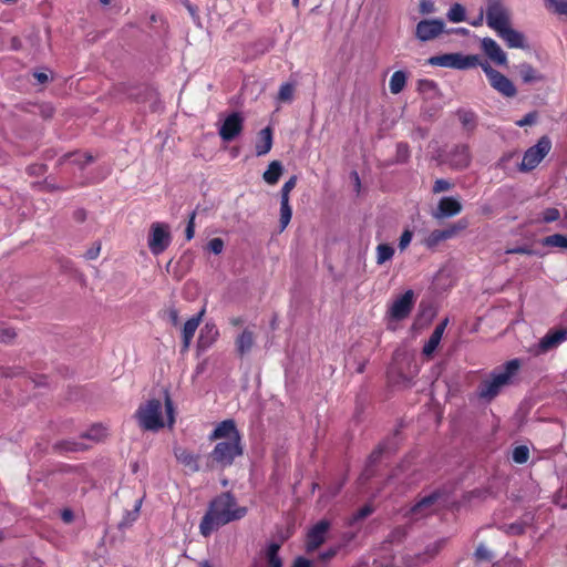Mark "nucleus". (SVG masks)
Wrapping results in <instances>:
<instances>
[{
  "mask_svg": "<svg viewBox=\"0 0 567 567\" xmlns=\"http://www.w3.org/2000/svg\"><path fill=\"white\" fill-rule=\"evenodd\" d=\"M246 514L247 508L239 506L231 494L221 493L210 502L199 525L200 534L207 537L214 530L245 517Z\"/></svg>",
  "mask_w": 567,
  "mask_h": 567,
  "instance_id": "obj_1",
  "label": "nucleus"
},
{
  "mask_svg": "<svg viewBox=\"0 0 567 567\" xmlns=\"http://www.w3.org/2000/svg\"><path fill=\"white\" fill-rule=\"evenodd\" d=\"M165 414L166 420L163 415V403L158 399H151L145 403L141 404L135 412V417L137 420L141 429L145 431L157 432L163 429L166 424L168 427H172L175 423L174 417V406L173 402L168 395L165 394Z\"/></svg>",
  "mask_w": 567,
  "mask_h": 567,
  "instance_id": "obj_2",
  "label": "nucleus"
},
{
  "mask_svg": "<svg viewBox=\"0 0 567 567\" xmlns=\"http://www.w3.org/2000/svg\"><path fill=\"white\" fill-rule=\"evenodd\" d=\"M522 362L519 359H512L502 367L495 369L488 379L481 382L478 386V396L485 400H493L502 389L512 383L517 374Z\"/></svg>",
  "mask_w": 567,
  "mask_h": 567,
  "instance_id": "obj_3",
  "label": "nucleus"
},
{
  "mask_svg": "<svg viewBox=\"0 0 567 567\" xmlns=\"http://www.w3.org/2000/svg\"><path fill=\"white\" fill-rule=\"evenodd\" d=\"M485 19L487 25L497 33L511 24V10L504 0H487Z\"/></svg>",
  "mask_w": 567,
  "mask_h": 567,
  "instance_id": "obj_4",
  "label": "nucleus"
},
{
  "mask_svg": "<svg viewBox=\"0 0 567 567\" xmlns=\"http://www.w3.org/2000/svg\"><path fill=\"white\" fill-rule=\"evenodd\" d=\"M551 150V141L548 136H542L537 143L527 148L523 155L519 169L530 172L536 168Z\"/></svg>",
  "mask_w": 567,
  "mask_h": 567,
  "instance_id": "obj_5",
  "label": "nucleus"
},
{
  "mask_svg": "<svg viewBox=\"0 0 567 567\" xmlns=\"http://www.w3.org/2000/svg\"><path fill=\"white\" fill-rule=\"evenodd\" d=\"M427 62L430 65L434 66L466 70L478 65V56L464 55L462 53H445L431 56Z\"/></svg>",
  "mask_w": 567,
  "mask_h": 567,
  "instance_id": "obj_6",
  "label": "nucleus"
},
{
  "mask_svg": "<svg viewBox=\"0 0 567 567\" xmlns=\"http://www.w3.org/2000/svg\"><path fill=\"white\" fill-rule=\"evenodd\" d=\"M243 454L241 441L218 442L210 452L212 460L220 467L230 466Z\"/></svg>",
  "mask_w": 567,
  "mask_h": 567,
  "instance_id": "obj_7",
  "label": "nucleus"
},
{
  "mask_svg": "<svg viewBox=\"0 0 567 567\" xmlns=\"http://www.w3.org/2000/svg\"><path fill=\"white\" fill-rule=\"evenodd\" d=\"M172 240L169 226L165 223H153L150 228L148 248L155 256L167 249Z\"/></svg>",
  "mask_w": 567,
  "mask_h": 567,
  "instance_id": "obj_8",
  "label": "nucleus"
},
{
  "mask_svg": "<svg viewBox=\"0 0 567 567\" xmlns=\"http://www.w3.org/2000/svg\"><path fill=\"white\" fill-rule=\"evenodd\" d=\"M414 305V293L412 290H406L403 295L399 296L389 306L386 316L390 320L401 321L409 317Z\"/></svg>",
  "mask_w": 567,
  "mask_h": 567,
  "instance_id": "obj_9",
  "label": "nucleus"
},
{
  "mask_svg": "<svg viewBox=\"0 0 567 567\" xmlns=\"http://www.w3.org/2000/svg\"><path fill=\"white\" fill-rule=\"evenodd\" d=\"M445 23L440 19H424L415 27V38L421 42H427L444 32Z\"/></svg>",
  "mask_w": 567,
  "mask_h": 567,
  "instance_id": "obj_10",
  "label": "nucleus"
},
{
  "mask_svg": "<svg viewBox=\"0 0 567 567\" xmlns=\"http://www.w3.org/2000/svg\"><path fill=\"white\" fill-rule=\"evenodd\" d=\"M567 341V329L549 330L535 346V354L547 353Z\"/></svg>",
  "mask_w": 567,
  "mask_h": 567,
  "instance_id": "obj_11",
  "label": "nucleus"
},
{
  "mask_svg": "<svg viewBox=\"0 0 567 567\" xmlns=\"http://www.w3.org/2000/svg\"><path fill=\"white\" fill-rule=\"evenodd\" d=\"M244 117L238 112H233L223 122L219 127V136L225 142L235 140L243 131Z\"/></svg>",
  "mask_w": 567,
  "mask_h": 567,
  "instance_id": "obj_12",
  "label": "nucleus"
},
{
  "mask_svg": "<svg viewBox=\"0 0 567 567\" xmlns=\"http://www.w3.org/2000/svg\"><path fill=\"white\" fill-rule=\"evenodd\" d=\"M210 441L221 440L225 441H241L240 434L233 420H225L217 424L215 430L209 434Z\"/></svg>",
  "mask_w": 567,
  "mask_h": 567,
  "instance_id": "obj_13",
  "label": "nucleus"
},
{
  "mask_svg": "<svg viewBox=\"0 0 567 567\" xmlns=\"http://www.w3.org/2000/svg\"><path fill=\"white\" fill-rule=\"evenodd\" d=\"M328 529L329 523L327 520H320L308 532L306 540L308 551H313L323 544Z\"/></svg>",
  "mask_w": 567,
  "mask_h": 567,
  "instance_id": "obj_14",
  "label": "nucleus"
},
{
  "mask_svg": "<svg viewBox=\"0 0 567 567\" xmlns=\"http://www.w3.org/2000/svg\"><path fill=\"white\" fill-rule=\"evenodd\" d=\"M471 159L472 157L467 145H456L447 155V162L455 169L466 168Z\"/></svg>",
  "mask_w": 567,
  "mask_h": 567,
  "instance_id": "obj_15",
  "label": "nucleus"
},
{
  "mask_svg": "<svg viewBox=\"0 0 567 567\" xmlns=\"http://www.w3.org/2000/svg\"><path fill=\"white\" fill-rule=\"evenodd\" d=\"M462 210L461 203L454 197H442L433 216L437 219L453 217Z\"/></svg>",
  "mask_w": 567,
  "mask_h": 567,
  "instance_id": "obj_16",
  "label": "nucleus"
},
{
  "mask_svg": "<svg viewBox=\"0 0 567 567\" xmlns=\"http://www.w3.org/2000/svg\"><path fill=\"white\" fill-rule=\"evenodd\" d=\"M484 53L496 64L506 65L507 56L499 44L492 38H484L481 42Z\"/></svg>",
  "mask_w": 567,
  "mask_h": 567,
  "instance_id": "obj_17",
  "label": "nucleus"
},
{
  "mask_svg": "<svg viewBox=\"0 0 567 567\" xmlns=\"http://www.w3.org/2000/svg\"><path fill=\"white\" fill-rule=\"evenodd\" d=\"M489 84L505 97H514L517 93L514 83L501 72L493 73Z\"/></svg>",
  "mask_w": 567,
  "mask_h": 567,
  "instance_id": "obj_18",
  "label": "nucleus"
},
{
  "mask_svg": "<svg viewBox=\"0 0 567 567\" xmlns=\"http://www.w3.org/2000/svg\"><path fill=\"white\" fill-rule=\"evenodd\" d=\"M219 331L214 322H206L199 331L197 347L199 350L205 351L218 339Z\"/></svg>",
  "mask_w": 567,
  "mask_h": 567,
  "instance_id": "obj_19",
  "label": "nucleus"
},
{
  "mask_svg": "<svg viewBox=\"0 0 567 567\" xmlns=\"http://www.w3.org/2000/svg\"><path fill=\"white\" fill-rule=\"evenodd\" d=\"M205 313V309H202L196 316L188 319L183 327L182 330V338H183V351H187L190 342L193 340V337L200 324V321L203 319V316Z\"/></svg>",
  "mask_w": 567,
  "mask_h": 567,
  "instance_id": "obj_20",
  "label": "nucleus"
},
{
  "mask_svg": "<svg viewBox=\"0 0 567 567\" xmlns=\"http://www.w3.org/2000/svg\"><path fill=\"white\" fill-rule=\"evenodd\" d=\"M465 227L466 224L460 221L457 225L451 226L450 228L433 230L426 238V245L429 247H434L439 243L452 238L458 230H462Z\"/></svg>",
  "mask_w": 567,
  "mask_h": 567,
  "instance_id": "obj_21",
  "label": "nucleus"
},
{
  "mask_svg": "<svg viewBox=\"0 0 567 567\" xmlns=\"http://www.w3.org/2000/svg\"><path fill=\"white\" fill-rule=\"evenodd\" d=\"M497 35L503 39L508 48L525 49L526 42L525 37L522 32L513 29L511 24L499 32Z\"/></svg>",
  "mask_w": 567,
  "mask_h": 567,
  "instance_id": "obj_22",
  "label": "nucleus"
},
{
  "mask_svg": "<svg viewBox=\"0 0 567 567\" xmlns=\"http://www.w3.org/2000/svg\"><path fill=\"white\" fill-rule=\"evenodd\" d=\"M174 455L176 460L192 472L199 471L198 455L183 447H175Z\"/></svg>",
  "mask_w": 567,
  "mask_h": 567,
  "instance_id": "obj_23",
  "label": "nucleus"
},
{
  "mask_svg": "<svg viewBox=\"0 0 567 567\" xmlns=\"http://www.w3.org/2000/svg\"><path fill=\"white\" fill-rule=\"evenodd\" d=\"M446 324H447V319H445L443 322H441L440 324H437L435 327V329L433 330L429 340L426 341V343L423 347L424 355L430 357L435 351V349L439 347Z\"/></svg>",
  "mask_w": 567,
  "mask_h": 567,
  "instance_id": "obj_24",
  "label": "nucleus"
},
{
  "mask_svg": "<svg viewBox=\"0 0 567 567\" xmlns=\"http://www.w3.org/2000/svg\"><path fill=\"white\" fill-rule=\"evenodd\" d=\"M272 146V133L269 127L260 131L258 141L256 142V155L264 156L270 152Z\"/></svg>",
  "mask_w": 567,
  "mask_h": 567,
  "instance_id": "obj_25",
  "label": "nucleus"
},
{
  "mask_svg": "<svg viewBox=\"0 0 567 567\" xmlns=\"http://www.w3.org/2000/svg\"><path fill=\"white\" fill-rule=\"evenodd\" d=\"M439 498L437 493H432L420 499L416 504H414L410 509L411 517H419L426 514V509L430 508Z\"/></svg>",
  "mask_w": 567,
  "mask_h": 567,
  "instance_id": "obj_26",
  "label": "nucleus"
},
{
  "mask_svg": "<svg viewBox=\"0 0 567 567\" xmlns=\"http://www.w3.org/2000/svg\"><path fill=\"white\" fill-rule=\"evenodd\" d=\"M254 343V333L246 329L236 339V350L243 357L251 351Z\"/></svg>",
  "mask_w": 567,
  "mask_h": 567,
  "instance_id": "obj_27",
  "label": "nucleus"
},
{
  "mask_svg": "<svg viewBox=\"0 0 567 567\" xmlns=\"http://www.w3.org/2000/svg\"><path fill=\"white\" fill-rule=\"evenodd\" d=\"M279 549V543H270L265 548L264 556L269 567H282V561L278 554Z\"/></svg>",
  "mask_w": 567,
  "mask_h": 567,
  "instance_id": "obj_28",
  "label": "nucleus"
},
{
  "mask_svg": "<svg viewBox=\"0 0 567 567\" xmlns=\"http://www.w3.org/2000/svg\"><path fill=\"white\" fill-rule=\"evenodd\" d=\"M417 91L426 99L440 96V90L433 80L422 79L417 81Z\"/></svg>",
  "mask_w": 567,
  "mask_h": 567,
  "instance_id": "obj_29",
  "label": "nucleus"
},
{
  "mask_svg": "<svg viewBox=\"0 0 567 567\" xmlns=\"http://www.w3.org/2000/svg\"><path fill=\"white\" fill-rule=\"evenodd\" d=\"M282 164L279 161H272L262 174L264 181L269 185L277 184L282 174Z\"/></svg>",
  "mask_w": 567,
  "mask_h": 567,
  "instance_id": "obj_30",
  "label": "nucleus"
},
{
  "mask_svg": "<svg viewBox=\"0 0 567 567\" xmlns=\"http://www.w3.org/2000/svg\"><path fill=\"white\" fill-rule=\"evenodd\" d=\"M406 81H408L406 72L401 71V70L395 71L390 79V83H389L390 92L392 94H399L405 87Z\"/></svg>",
  "mask_w": 567,
  "mask_h": 567,
  "instance_id": "obj_31",
  "label": "nucleus"
},
{
  "mask_svg": "<svg viewBox=\"0 0 567 567\" xmlns=\"http://www.w3.org/2000/svg\"><path fill=\"white\" fill-rule=\"evenodd\" d=\"M518 73L524 83L542 81L543 76L530 64L522 63L517 66Z\"/></svg>",
  "mask_w": 567,
  "mask_h": 567,
  "instance_id": "obj_32",
  "label": "nucleus"
},
{
  "mask_svg": "<svg viewBox=\"0 0 567 567\" xmlns=\"http://www.w3.org/2000/svg\"><path fill=\"white\" fill-rule=\"evenodd\" d=\"M560 218V212L555 207H548L539 213L535 218L530 219L532 224H549Z\"/></svg>",
  "mask_w": 567,
  "mask_h": 567,
  "instance_id": "obj_33",
  "label": "nucleus"
},
{
  "mask_svg": "<svg viewBox=\"0 0 567 567\" xmlns=\"http://www.w3.org/2000/svg\"><path fill=\"white\" fill-rule=\"evenodd\" d=\"M107 435V429L102 424L92 425L84 434V437L94 442H100Z\"/></svg>",
  "mask_w": 567,
  "mask_h": 567,
  "instance_id": "obj_34",
  "label": "nucleus"
},
{
  "mask_svg": "<svg viewBox=\"0 0 567 567\" xmlns=\"http://www.w3.org/2000/svg\"><path fill=\"white\" fill-rule=\"evenodd\" d=\"M542 244L543 246L547 247H558L567 249V236L561 234H554L545 237Z\"/></svg>",
  "mask_w": 567,
  "mask_h": 567,
  "instance_id": "obj_35",
  "label": "nucleus"
},
{
  "mask_svg": "<svg viewBox=\"0 0 567 567\" xmlns=\"http://www.w3.org/2000/svg\"><path fill=\"white\" fill-rule=\"evenodd\" d=\"M446 17L450 22L458 23L465 20V8L460 3H454L449 9Z\"/></svg>",
  "mask_w": 567,
  "mask_h": 567,
  "instance_id": "obj_36",
  "label": "nucleus"
},
{
  "mask_svg": "<svg viewBox=\"0 0 567 567\" xmlns=\"http://www.w3.org/2000/svg\"><path fill=\"white\" fill-rule=\"evenodd\" d=\"M394 255V249L392 246L388 244H380L377 247V262L379 265L384 264L385 261H389Z\"/></svg>",
  "mask_w": 567,
  "mask_h": 567,
  "instance_id": "obj_37",
  "label": "nucleus"
},
{
  "mask_svg": "<svg viewBox=\"0 0 567 567\" xmlns=\"http://www.w3.org/2000/svg\"><path fill=\"white\" fill-rule=\"evenodd\" d=\"M529 458V450L526 445H518L512 452V460L516 464H524Z\"/></svg>",
  "mask_w": 567,
  "mask_h": 567,
  "instance_id": "obj_38",
  "label": "nucleus"
},
{
  "mask_svg": "<svg viewBox=\"0 0 567 567\" xmlns=\"http://www.w3.org/2000/svg\"><path fill=\"white\" fill-rule=\"evenodd\" d=\"M295 85L292 83H284L281 84L277 100L279 102H291L293 99Z\"/></svg>",
  "mask_w": 567,
  "mask_h": 567,
  "instance_id": "obj_39",
  "label": "nucleus"
},
{
  "mask_svg": "<svg viewBox=\"0 0 567 567\" xmlns=\"http://www.w3.org/2000/svg\"><path fill=\"white\" fill-rule=\"evenodd\" d=\"M292 209L289 203L280 202V229L284 230L290 223Z\"/></svg>",
  "mask_w": 567,
  "mask_h": 567,
  "instance_id": "obj_40",
  "label": "nucleus"
},
{
  "mask_svg": "<svg viewBox=\"0 0 567 567\" xmlns=\"http://www.w3.org/2000/svg\"><path fill=\"white\" fill-rule=\"evenodd\" d=\"M457 114H458L460 122L466 130L474 128L476 116L472 111L461 110V111H458Z\"/></svg>",
  "mask_w": 567,
  "mask_h": 567,
  "instance_id": "obj_41",
  "label": "nucleus"
},
{
  "mask_svg": "<svg viewBox=\"0 0 567 567\" xmlns=\"http://www.w3.org/2000/svg\"><path fill=\"white\" fill-rule=\"evenodd\" d=\"M546 7L557 14L567 16V0H546Z\"/></svg>",
  "mask_w": 567,
  "mask_h": 567,
  "instance_id": "obj_42",
  "label": "nucleus"
},
{
  "mask_svg": "<svg viewBox=\"0 0 567 567\" xmlns=\"http://www.w3.org/2000/svg\"><path fill=\"white\" fill-rule=\"evenodd\" d=\"M297 176H291L280 189V202L289 203V194L296 187Z\"/></svg>",
  "mask_w": 567,
  "mask_h": 567,
  "instance_id": "obj_43",
  "label": "nucleus"
},
{
  "mask_svg": "<svg viewBox=\"0 0 567 567\" xmlns=\"http://www.w3.org/2000/svg\"><path fill=\"white\" fill-rule=\"evenodd\" d=\"M474 555L480 561H491L493 559V553L484 544L477 546Z\"/></svg>",
  "mask_w": 567,
  "mask_h": 567,
  "instance_id": "obj_44",
  "label": "nucleus"
},
{
  "mask_svg": "<svg viewBox=\"0 0 567 567\" xmlns=\"http://www.w3.org/2000/svg\"><path fill=\"white\" fill-rule=\"evenodd\" d=\"M372 513H373V507L371 505L367 504L352 515L351 523H357L359 520H362L365 517H368L369 515H371Z\"/></svg>",
  "mask_w": 567,
  "mask_h": 567,
  "instance_id": "obj_45",
  "label": "nucleus"
},
{
  "mask_svg": "<svg viewBox=\"0 0 567 567\" xmlns=\"http://www.w3.org/2000/svg\"><path fill=\"white\" fill-rule=\"evenodd\" d=\"M419 11L421 14H432L436 12V8L433 0H421L419 4Z\"/></svg>",
  "mask_w": 567,
  "mask_h": 567,
  "instance_id": "obj_46",
  "label": "nucleus"
},
{
  "mask_svg": "<svg viewBox=\"0 0 567 567\" xmlns=\"http://www.w3.org/2000/svg\"><path fill=\"white\" fill-rule=\"evenodd\" d=\"M17 333L14 329L0 324V341L10 342L16 338Z\"/></svg>",
  "mask_w": 567,
  "mask_h": 567,
  "instance_id": "obj_47",
  "label": "nucleus"
},
{
  "mask_svg": "<svg viewBox=\"0 0 567 567\" xmlns=\"http://www.w3.org/2000/svg\"><path fill=\"white\" fill-rule=\"evenodd\" d=\"M410 151L406 143H399L396 145V159L398 162H405L409 158Z\"/></svg>",
  "mask_w": 567,
  "mask_h": 567,
  "instance_id": "obj_48",
  "label": "nucleus"
},
{
  "mask_svg": "<svg viewBox=\"0 0 567 567\" xmlns=\"http://www.w3.org/2000/svg\"><path fill=\"white\" fill-rule=\"evenodd\" d=\"M208 249L209 251H212L213 254L215 255H218L223 251L224 249V241L221 238H213L208 241Z\"/></svg>",
  "mask_w": 567,
  "mask_h": 567,
  "instance_id": "obj_49",
  "label": "nucleus"
},
{
  "mask_svg": "<svg viewBox=\"0 0 567 567\" xmlns=\"http://www.w3.org/2000/svg\"><path fill=\"white\" fill-rule=\"evenodd\" d=\"M537 120V113L536 112H529L527 113L523 118L516 122V125L519 127L533 125L536 123Z\"/></svg>",
  "mask_w": 567,
  "mask_h": 567,
  "instance_id": "obj_50",
  "label": "nucleus"
},
{
  "mask_svg": "<svg viewBox=\"0 0 567 567\" xmlns=\"http://www.w3.org/2000/svg\"><path fill=\"white\" fill-rule=\"evenodd\" d=\"M195 216H196V213L195 212L192 213L188 224L185 229V237L187 240L193 239L194 235H195Z\"/></svg>",
  "mask_w": 567,
  "mask_h": 567,
  "instance_id": "obj_51",
  "label": "nucleus"
},
{
  "mask_svg": "<svg viewBox=\"0 0 567 567\" xmlns=\"http://www.w3.org/2000/svg\"><path fill=\"white\" fill-rule=\"evenodd\" d=\"M412 231L410 230H404L400 237V240H399V248L401 250H404L411 243L412 240Z\"/></svg>",
  "mask_w": 567,
  "mask_h": 567,
  "instance_id": "obj_52",
  "label": "nucleus"
},
{
  "mask_svg": "<svg viewBox=\"0 0 567 567\" xmlns=\"http://www.w3.org/2000/svg\"><path fill=\"white\" fill-rule=\"evenodd\" d=\"M525 525L522 523H513L506 526V533L511 535H519L524 532Z\"/></svg>",
  "mask_w": 567,
  "mask_h": 567,
  "instance_id": "obj_53",
  "label": "nucleus"
},
{
  "mask_svg": "<svg viewBox=\"0 0 567 567\" xmlns=\"http://www.w3.org/2000/svg\"><path fill=\"white\" fill-rule=\"evenodd\" d=\"M450 187H451V184L446 179H436L434 183V186H433V192L434 193L445 192V190H449Z\"/></svg>",
  "mask_w": 567,
  "mask_h": 567,
  "instance_id": "obj_54",
  "label": "nucleus"
},
{
  "mask_svg": "<svg viewBox=\"0 0 567 567\" xmlns=\"http://www.w3.org/2000/svg\"><path fill=\"white\" fill-rule=\"evenodd\" d=\"M141 504H142V501L138 499L134 506V509L132 512H128L127 515H126V518H125V523L128 524V523H132L134 520H136L137 516H138V513H140V508H141Z\"/></svg>",
  "mask_w": 567,
  "mask_h": 567,
  "instance_id": "obj_55",
  "label": "nucleus"
},
{
  "mask_svg": "<svg viewBox=\"0 0 567 567\" xmlns=\"http://www.w3.org/2000/svg\"><path fill=\"white\" fill-rule=\"evenodd\" d=\"M482 70L484 71L485 75L487 76L488 81L493 78V73H497L498 71L493 69L487 62L480 63Z\"/></svg>",
  "mask_w": 567,
  "mask_h": 567,
  "instance_id": "obj_56",
  "label": "nucleus"
},
{
  "mask_svg": "<svg viewBox=\"0 0 567 567\" xmlns=\"http://www.w3.org/2000/svg\"><path fill=\"white\" fill-rule=\"evenodd\" d=\"M311 561L305 557L296 558L293 567H310Z\"/></svg>",
  "mask_w": 567,
  "mask_h": 567,
  "instance_id": "obj_57",
  "label": "nucleus"
},
{
  "mask_svg": "<svg viewBox=\"0 0 567 567\" xmlns=\"http://www.w3.org/2000/svg\"><path fill=\"white\" fill-rule=\"evenodd\" d=\"M506 254H525V255H530L532 250H529L526 247H516V248L507 249Z\"/></svg>",
  "mask_w": 567,
  "mask_h": 567,
  "instance_id": "obj_58",
  "label": "nucleus"
},
{
  "mask_svg": "<svg viewBox=\"0 0 567 567\" xmlns=\"http://www.w3.org/2000/svg\"><path fill=\"white\" fill-rule=\"evenodd\" d=\"M61 517L65 523H71L73 520V513L70 509H64Z\"/></svg>",
  "mask_w": 567,
  "mask_h": 567,
  "instance_id": "obj_59",
  "label": "nucleus"
},
{
  "mask_svg": "<svg viewBox=\"0 0 567 567\" xmlns=\"http://www.w3.org/2000/svg\"><path fill=\"white\" fill-rule=\"evenodd\" d=\"M100 254V247L92 248L86 251L85 256L87 259H95Z\"/></svg>",
  "mask_w": 567,
  "mask_h": 567,
  "instance_id": "obj_60",
  "label": "nucleus"
},
{
  "mask_svg": "<svg viewBox=\"0 0 567 567\" xmlns=\"http://www.w3.org/2000/svg\"><path fill=\"white\" fill-rule=\"evenodd\" d=\"M34 78L38 80L39 83H45L49 80V76L44 72H35Z\"/></svg>",
  "mask_w": 567,
  "mask_h": 567,
  "instance_id": "obj_61",
  "label": "nucleus"
},
{
  "mask_svg": "<svg viewBox=\"0 0 567 567\" xmlns=\"http://www.w3.org/2000/svg\"><path fill=\"white\" fill-rule=\"evenodd\" d=\"M483 20H484V12H483V10H481L480 16L475 20L471 21L470 23L473 27H480V25H482Z\"/></svg>",
  "mask_w": 567,
  "mask_h": 567,
  "instance_id": "obj_62",
  "label": "nucleus"
},
{
  "mask_svg": "<svg viewBox=\"0 0 567 567\" xmlns=\"http://www.w3.org/2000/svg\"><path fill=\"white\" fill-rule=\"evenodd\" d=\"M351 177L354 179V185L357 187V190L359 192L360 186H361L359 174L357 172H352Z\"/></svg>",
  "mask_w": 567,
  "mask_h": 567,
  "instance_id": "obj_63",
  "label": "nucleus"
},
{
  "mask_svg": "<svg viewBox=\"0 0 567 567\" xmlns=\"http://www.w3.org/2000/svg\"><path fill=\"white\" fill-rule=\"evenodd\" d=\"M244 322H245V321H244V319H243V318H240V317H236V318H231V319H230V323H231L233 326H236V327H237V326H241Z\"/></svg>",
  "mask_w": 567,
  "mask_h": 567,
  "instance_id": "obj_64",
  "label": "nucleus"
}]
</instances>
